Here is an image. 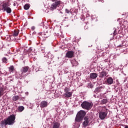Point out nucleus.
I'll return each mask as SVG.
<instances>
[{
	"instance_id": "f704fd0d",
	"label": "nucleus",
	"mask_w": 128,
	"mask_h": 128,
	"mask_svg": "<svg viewBox=\"0 0 128 128\" xmlns=\"http://www.w3.org/2000/svg\"><path fill=\"white\" fill-rule=\"evenodd\" d=\"M94 96H95V98H96L95 95H94Z\"/></svg>"
},
{
	"instance_id": "2f4dec72",
	"label": "nucleus",
	"mask_w": 128,
	"mask_h": 128,
	"mask_svg": "<svg viewBox=\"0 0 128 128\" xmlns=\"http://www.w3.org/2000/svg\"><path fill=\"white\" fill-rule=\"evenodd\" d=\"M56 0H52V2H56Z\"/></svg>"
},
{
	"instance_id": "7ed1b4c3",
	"label": "nucleus",
	"mask_w": 128,
	"mask_h": 128,
	"mask_svg": "<svg viewBox=\"0 0 128 128\" xmlns=\"http://www.w3.org/2000/svg\"><path fill=\"white\" fill-rule=\"evenodd\" d=\"M86 116V112L84 110H80L76 114L75 120L76 122H80L84 118V116Z\"/></svg>"
},
{
	"instance_id": "cd10ccee",
	"label": "nucleus",
	"mask_w": 128,
	"mask_h": 128,
	"mask_svg": "<svg viewBox=\"0 0 128 128\" xmlns=\"http://www.w3.org/2000/svg\"><path fill=\"white\" fill-rule=\"evenodd\" d=\"M116 30H114V33H113V35H114V36H116Z\"/></svg>"
},
{
	"instance_id": "39448f33",
	"label": "nucleus",
	"mask_w": 128,
	"mask_h": 128,
	"mask_svg": "<svg viewBox=\"0 0 128 128\" xmlns=\"http://www.w3.org/2000/svg\"><path fill=\"white\" fill-rule=\"evenodd\" d=\"M60 1L57 0L51 5L50 8H52V10H56V7L60 6Z\"/></svg>"
},
{
	"instance_id": "5701e85b",
	"label": "nucleus",
	"mask_w": 128,
	"mask_h": 128,
	"mask_svg": "<svg viewBox=\"0 0 128 128\" xmlns=\"http://www.w3.org/2000/svg\"><path fill=\"white\" fill-rule=\"evenodd\" d=\"M106 102H108V100H106V99H103L101 101L102 104H106Z\"/></svg>"
},
{
	"instance_id": "c85d7f7f",
	"label": "nucleus",
	"mask_w": 128,
	"mask_h": 128,
	"mask_svg": "<svg viewBox=\"0 0 128 128\" xmlns=\"http://www.w3.org/2000/svg\"><path fill=\"white\" fill-rule=\"evenodd\" d=\"M36 28L34 26H32V30H34V29Z\"/></svg>"
},
{
	"instance_id": "1a4fd4ad",
	"label": "nucleus",
	"mask_w": 128,
	"mask_h": 128,
	"mask_svg": "<svg viewBox=\"0 0 128 128\" xmlns=\"http://www.w3.org/2000/svg\"><path fill=\"white\" fill-rule=\"evenodd\" d=\"M28 68H29L28 66L22 67L20 70L22 74H26V72H28Z\"/></svg>"
},
{
	"instance_id": "423d86ee",
	"label": "nucleus",
	"mask_w": 128,
	"mask_h": 128,
	"mask_svg": "<svg viewBox=\"0 0 128 128\" xmlns=\"http://www.w3.org/2000/svg\"><path fill=\"white\" fill-rule=\"evenodd\" d=\"M107 115L108 114L104 112H100L98 113L99 118L102 120L105 119Z\"/></svg>"
},
{
	"instance_id": "ddd939ff",
	"label": "nucleus",
	"mask_w": 128,
	"mask_h": 128,
	"mask_svg": "<svg viewBox=\"0 0 128 128\" xmlns=\"http://www.w3.org/2000/svg\"><path fill=\"white\" fill-rule=\"evenodd\" d=\"M114 84V79L112 77H109L107 79V84Z\"/></svg>"
},
{
	"instance_id": "0eeeda50",
	"label": "nucleus",
	"mask_w": 128,
	"mask_h": 128,
	"mask_svg": "<svg viewBox=\"0 0 128 128\" xmlns=\"http://www.w3.org/2000/svg\"><path fill=\"white\" fill-rule=\"evenodd\" d=\"M108 75V72L106 71L103 70L99 72V78H104L106 76Z\"/></svg>"
},
{
	"instance_id": "a878e982",
	"label": "nucleus",
	"mask_w": 128,
	"mask_h": 128,
	"mask_svg": "<svg viewBox=\"0 0 128 128\" xmlns=\"http://www.w3.org/2000/svg\"><path fill=\"white\" fill-rule=\"evenodd\" d=\"M70 90V89L69 88L66 87L64 89V92H69Z\"/></svg>"
},
{
	"instance_id": "393cba45",
	"label": "nucleus",
	"mask_w": 128,
	"mask_h": 128,
	"mask_svg": "<svg viewBox=\"0 0 128 128\" xmlns=\"http://www.w3.org/2000/svg\"><path fill=\"white\" fill-rule=\"evenodd\" d=\"M30 4H26L24 6V9L28 10V8H30Z\"/></svg>"
},
{
	"instance_id": "6e6552de",
	"label": "nucleus",
	"mask_w": 128,
	"mask_h": 128,
	"mask_svg": "<svg viewBox=\"0 0 128 128\" xmlns=\"http://www.w3.org/2000/svg\"><path fill=\"white\" fill-rule=\"evenodd\" d=\"M89 122H90V120H88V118L85 117L84 118V122H82V126L84 127L88 126Z\"/></svg>"
},
{
	"instance_id": "f257e3e1",
	"label": "nucleus",
	"mask_w": 128,
	"mask_h": 128,
	"mask_svg": "<svg viewBox=\"0 0 128 128\" xmlns=\"http://www.w3.org/2000/svg\"><path fill=\"white\" fill-rule=\"evenodd\" d=\"M16 122V116L14 114L10 115L8 118L4 120L1 122V126H13Z\"/></svg>"
},
{
	"instance_id": "4be33fe9",
	"label": "nucleus",
	"mask_w": 128,
	"mask_h": 128,
	"mask_svg": "<svg viewBox=\"0 0 128 128\" xmlns=\"http://www.w3.org/2000/svg\"><path fill=\"white\" fill-rule=\"evenodd\" d=\"M18 110L19 112H22L24 110V106H19Z\"/></svg>"
},
{
	"instance_id": "412c9836",
	"label": "nucleus",
	"mask_w": 128,
	"mask_h": 128,
	"mask_svg": "<svg viewBox=\"0 0 128 128\" xmlns=\"http://www.w3.org/2000/svg\"><path fill=\"white\" fill-rule=\"evenodd\" d=\"M19 97L18 96H14L12 98L13 102H16V100H18Z\"/></svg>"
},
{
	"instance_id": "c9c22d12",
	"label": "nucleus",
	"mask_w": 128,
	"mask_h": 128,
	"mask_svg": "<svg viewBox=\"0 0 128 128\" xmlns=\"http://www.w3.org/2000/svg\"><path fill=\"white\" fill-rule=\"evenodd\" d=\"M19 78H20V77H19Z\"/></svg>"
},
{
	"instance_id": "aec40b11",
	"label": "nucleus",
	"mask_w": 128,
	"mask_h": 128,
	"mask_svg": "<svg viewBox=\"0 0 128 128\" xmlns=\"http://www.w3.org/2000/svg\"><path fill=\"white\" fill-rule=\"evenodd\" d=\"M19 32H20V30H15L14 31V33L13 34V36H18Z\"/></svg>"
},
{
	"instance_id": "9b49d317",
	"label": "nucleus",
	"mask_w": 128,
	"mask_h": 128,
	"mask_svg": "<svg viewBox=\"0 0 128 128\" xmlns=\"http://www.w3.org/2000/svg\"><path fill=\"white\" fill-rule=\"evenodd\" d=\"M74 52L72 51H69L66 54V58H70L74 56Z\"/></svg>"
},
{
	"instance_id": "20e7f679",
	"label": "nucleus",
	"mask_w": 128,
	"mask_h": 128,
	"mask_svg": "<svg viewBox=\"0 0 128 128\" xmlns=\"http://www.w3.org/2000/svg\"><path fill=\"white\" fill-rule=\"evenodd\" d=\"M2 8L4 12H6L7 14H10L12 12V9L8 7V2L4 3L2 6Z\"/></svg>"
},
{
	"instance_id": "bb28decb",
	"label": "nucleus",
	"mask_w": 128,
	"mask_h": 128,
	"mask_svg": "<svg viewBox=\"0 0 128 128\" xmlns=\"http://www.w3.org/2000/svg\"><path fill=\"white\" fill-rule=\"evenodd\" d=\"M65 12L66 14H72V11H70L68 9H66Z\"/></svg>"
},
{
	"instance_id": "9d476101",
	"label": "nucleus",
	"mask_w": 128,
	"mask_h": 128,
	"mask_svg": "<svg viewBox=\"0 0 128 128\" xmlns=\"http://www.w3.org/2000/svg\"><path fill=\"white\" fill-rule=\"evenodd\" d=\"M46 106H48V102L46 101H42L40 102V107L41 108H46Z\"/></svg>"
},
{
	"instance_id": "4468645a",
	"label": "nucleus",
	"mask_w": 128,
	"mask_h": 128,
	"mask_svg": "<svg viewBox=\"0 0 128 128\" xmlns=\"http://www.w3.org/2000/svg\"><path fill=\"white\" fill-rule=\"evenodd\" d=\"M64 96L65 98H70L71 96H72V92H64Z\"/></svg>"
},
{
	"instance_id": "dca6fc26",
	"label": "nucleus",
	"mask_w": 128,
	"mask_h": 128,
	"mask_svg": "<svg viewBox=\"0 0 128 128\" xmlns=\"http://www.w3.org/2000/svg\"><path fill=\"white\" fill-rule=\"evenodd\" d=\"M4 94V88L2 87H0V98L1 96H2Z\"/></svg>"
},
{
	"instance_id": "f8f14e48",
	"label": "nucleus",
	"mask_w": 128,
	"mask_h": 128,
	"mask_svg": "<svg viewBox=\"0 0 128 128\" xmlns=\"http://www.w3.org/2000/svg\"><path fill=\"white\" fill-rule=\"evenodd\" d=\"M90 78L92 80H96L98 78V74L96 73H90Z\"/></svg>"
},
{
	"instance_id": "a211bd4d",
	"label": "nucleus",
	"mask_w": 128,
	"mask_h": 128,
	"mask_svg": "<svg viewBox=\"0 0 128 128\" xmlns=\"http://www.w3.org/2000/svg\"><path fill=\"white\" fill-rule=\"evenodd\" d=\"M8 70L10 72H14V67L13 66H10L8 68Z\"/></svg>"
},
{
	"instance_id": "7c9ffc66",
	"label": "nucleus",
	"mask_w": 128,
	"mask_h": 128,
	"mask_svg": "<svg viewBox=\"0 0 128 128\" xmlns=\"http://www.w3.org/2000/svg\"><path fill=\"white\" fill-rule=\"evenodd\" d=\"M122 45H120V46H119V47H120V48H122Z\"/></svg>"
},
{
	"instance_id": "e433bc0d",
	"label": "nucleus",
	"mask_w": 128,
	"mask_h": 128,
	"mask_svg": "<svg viewBox=\"0 0 128 128\" xmlns=\"http://www.w3.org/2000/svg\"><path fill=\"white\" fill-rule=\"evenodd\" d=\"M46 52V50L44 51V52Z\"/></svg>"
},
{
	"instance_id": "f03ea898",
	"label": "nucleus",
	"mask_w": 128,
	"mask_h": 128,
	"mask_svg": "<svg viewBox=\"0 0 128 128\" xmlns=\"http://www.w3.org/2000/svg\"><path fill=\"white\" fill-rule=\"evenodd\" d=\"M94 104L92 102H89L86 101L83 102L81 104V106L84 110H90L92 109Z\"/></svg>"
},
{
	"instance_id": "72a5a7b5",
	"label": "nucleus",
	"mask_w": 128,
	"mask_h": 128,
	"mask_svg": "<svg viewBox=\"0 0 128 128\" xmlns=\"http://www.w3.org/2000/svg\"><path fill=\"white\" fill-rule=\"evenodd\" d=\"M44 50V48L42 50Z\"/></svg>"
},
{
	"instance_id": "6ab92c4d",
	"label": "nucleus",
	"mask_w": 128,
	"mask_h": 128,
	"mask_svg": "<svg viewBox=\"0 0 128 128\" xmlns=\"http://www.w3.org/2000/svg\"><path fill=\"white\" fill-rule=\"evenodd\" d=\"M60 128V123L58 122H56L53 124V128Z\"/></svg>"
},
{
	"instance_id": "b1692460",
	"label": "nucleus",
	"mask_w": 128,
	"mask_h": 128,
	"mask_svg": "<svg viewBox=\"0 0 128 128\" xmlns=\"http://www.w3.org/2000/svg\"><path fill=\"white\" fill-rule=\"evenodd\" d=\"M2 62H4V64H7L8 63V59L6 57H4L2 58Z\"/></svg>"
},
{
	"instance_id": "c756f323",
	"label": "nucleus",
	"mask_w": 128,
	"mask_h": 128,
	"mask_svg": "<svg viewBox=\"0 0 128 128\" xmlns=\"http://www.w3.org/2000/svg\"><path fill=\"white\" fill-rule=\"evenodd\" d=\"M124 128H128V125H126L124 126Z\"/></svg>"
},
{
	"instance_id": "473e14b6",
	"label": "nucleus",
	"mask_w": 128,
	"mask_h": 128,
	"mask_svg": "<svg viewBox=\"0 0 128 128\" xmlns=\"http://www.w3.org/2000/svg\"><path fill=\"white\" fill-rule=\"evenodd\" d=\"M46 53H47V54H48V52H45V54H46Z\"/></svg>"
},
{
	"instance_id": "f3484780",
	"label": "nucleus",
	"mask_w": 128,
	"mask_h": 128,
	"mask_svg": "<svg viewBox=\"0 0 128 128\" xmlns=\"http://www.w3.org/2000/svg\"><path fill=\"white\" fill-rule=\"evenodd\" d=\"M40 34L41 35V36L43 38H48V33H45V32H43V33H40Z\"/></svg>"
},
{
	"instance_id": "2eb2a0df",
	"label": "nucleus",
	"mask_w": 128,
	"mask_h": 128,
	"mask_svg": "<svg viewBox=\"0 0 128 128\" xmlns=\"http://www.w3.org/2000/svg\"><path fill=\"white\" fill-rule=\"evenodd\" d=\"M70 62L73 66H76L78 64V63L75 59L72 60Z\"/></svg>"
}]
</instances>
